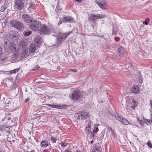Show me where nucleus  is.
<instances>
[{
  "label": "nucleus",
  "instance_id": "nucleus-1",
  "mask_svg": "<svg viewBox=\"0 0 152 152\" xmlns=\"http://www.w3.org/2000/svg\"><path fill=\"white\" fill-rule=\"evenodd\" d=\"M5 51L8 53L14 52L16 49V45L13 42L6 41L4 44Z\"/></svg>",
  "mask_w": 152,
  "mask_h": 152
},
{
  "label": "nucleus",
  "instance_id": "nucleus-2",
  "mask_svg": "<svg viewBox=\"0 0 152 152\" xmlns=\"http://www.w3.org/2000/svg\"><path fill=\"white\" fill-rule=\"evenodd\" d=\"M10 25L12 27L15 28L18 30H22L24 28V25L23 23L17 20L13 19L10 21Z\"/></svg>",
  "mask_w": 152,
  "mask_h": 152
},
{
  "label": "nucleus",
  "instance_id": "nucleus-3",
  "mask_svg": "<svg viewBox=\"0 0 152 152\" xmlns=\"http://www.w3.org/2000/svg\"><path fill=\"white\" fill-rule=\"evenodd\" d=\"M70 96L71 100L74 102H78L82 98L81 93L78 90H74Z\"/></svg>",
  "mask_w": 152,
  "mask_h": 152
},
{
  "label": "nucleus",
  "instance_id": "nucleus-4",
  "mask_svg": "<svg viewBox=\"0 0 152 152\" xmlns=\"http://www.w3.org/2000/svg\"><path fill=\"white\" fill-rule=\"evenodd\" d=\"M30 23L29 28L33 31H36L39 29L41 26V22L37 20H32Z\"/></svg>",
  "mask_w": 152,
  "mask_h": 152
},
{
  "label": "nucleus",
  "instance_id": "nucleus-5",
  "mask_svg": "<svg viewBox=\"0 0 152 152\" xmlns=\"http://www.w3.org/2000/svg\"><path fill=\"white\" fill-rule=\"evenodd\" d=\"M51 30L49 27L43 25L38 30L39 33L41 35L49 34H50Z\"/></svg>",
  "mask_w": 152,
  "mask_h": 152
},
{
  "label": "nucleus",
  "instance_id": "nucleus-6",
  "mask_svg": "<svg viewBox=\"0 0 152 152\" xmlns=\"http://www.w3.org/2000/svg\"><path fill=\"white\" fill-rule=\"evenodd\" d=\"M72 31H69L66 33H59L58 35L57 39L58 42L61 43L65 39L66 37L69 36L71 33Z\"/></svg>",
  "mask_w": 152,
  "mask_h": 152
},
{
  "label": "nucleus",
  "instance_id": "nucleus-7",
  "mask_svg": "<svg viewBox=\"0 0 152 152\" xmlns=\"http://www.w3.org/2000/svg\"><path fill=\"white\" fill-rule=\"evenodd\" d=\"M88 116V113L85 111L76 113L75 115V118L79 120H85Z\"/></svg>",
  "mask_w": 152,
  "mask_h": 152
},
{
  "label": "nucleus",
  "instance_id": "nucleus-8",
  "mask_svg": "<svg viewBox=\"0 0 152 152\" xmlns=\"http://www.w3.org/2000/svg\"><path fill=\"white\" fill-rule=\"evenodd\" d=\"M9 38L12 41L16 42L19 38L18 34V32L14 31H10L9 35Z\"/></svg>",
  "mask_w": 152,
  "mask_h": 152
},
{
  "label": "nucleus",
  "instance_id": "nucleus-9",
  "mask_svg": "<svg viewBox=\"0 0 152 152\" xmlns=\"http://www.w3.org/2000/svg\"><path fill=\"white\" fill-rule=\"evenodd\" d=\"M105 16L104 15L101 14H98L95 15V14H91L90 15V19L93 22H95V20L98 19H102L104 18Z\"/></svg>",
  "mask_w": 152,
  "mask_h": 152
},
{
  "label": "nucleus",
  "instance_id": "nucleus-10",
  "mask_svg": "<svg viewBox=\"0 0 152 152\" xmlns=\"http://www.w3.org/2000/svg\"><path fill=\"white\" fill-rule=\"evenodd\" d=\"M116 119L119 121L122 122L124 124L127 125L129 124V121L126 118H124L120 114H117L115 116Z\"/></svg>",
  "mask_w": 152,
  "mask_h": 152
},
{
  "label": "nucleus",
  "instance_id": "nucleus-11",
  "mask_svg": "<svg viewBox=\"0 0 152 152\" xmlns=\"http://www.w3.org/2000/svg\"><path fill=\"white\" fill-rule=\"evenodd\" d=\"M23 0H15V6L19 10L23 9L24 6V3L23 1Z\"/></svg>",
  "mask_w": 152,
  "mask_h": 152
},
{
  "label": "nucleus",
  "instance_id": "nucleus-12",
  "mask_svg": "<svg viewBox=\"0 0 152 152\" xmlns=\"http://www.w3.org/2000/svg\"><path fill=\"white\" fill-rule=\"evenodd\" d=\"M125 49L122 46L119 47L116 51V52L119 55V58H120L121 57L124 56L125 55Z\"/></svg>",
  "mask_w": 152,
  "mask_h": 152
},
{
  "label": "nucleus",
  "instance_id": "nucleus-13",
  "mask_svg": "<svg viewBox=\"0 0 152 152\" xmlns=\"http://www.w3.org/2000/svg\"><path fill=\"white\" fill-rule=\"evenodd\" d=\"M23 20L26 23H30L32 21L30 16L26 14H24L22 16Z\"/></svg>",
  "mask_w": 152,
  "mask_h": 152
},
{
  "label": "nucleus",
  "instance_id": "nucleus-14",
  "mask_svg": "<svg viewBox=\"0 0 152 152\" xmlns=\"http://www.w3.org/2000/svg\"><path fill=\"white\" fill-rule=\"evenodd\" d=\"M140 90L138 85H134L131 88V92L135 94H138L140 92Z\"/></svg>",
  "mask_w": 152,
  "mask_h": 152
},
{
  "label": "nucleus",
  "instance_id": "nucleus-15",
  "mask_svg": "<svg viewBox=\"0 0 152 152\" xmlns=\"http://www.w3.org/2000/svg\"><path fill=\"white\" fill-rule=\"evenodd\" d=\"M93 152H102L101 145L99 143H96L94 145Z\"/></svg>",
  "mask_w": 152,
  "mask_h": 152
},
{
  "label": "nucleus",
  "instance_id": "nucleus-16",
  "mask_svg": "<svg viewBox=\"0 0 152 152\" xmlns=\"http://www.w3.org/2000/svg\"><path fill=\"white\" fill-rule=\"evenodd\" d=\"M46 105L50 107L53 108H56L57 109H64L66 107V105H61L60 104H47Z\"/></svg>",
  "mask_w": 152,
  "mask_h": 152
},
{
  "label": "nucleus",
  "instance_id": "nucleus-17",
  "mask_svg": "<svg viewBox=\"0 0 152 152\" xmlns=\"http://www.w3.org/2000/svg\"><path fill=\"white\" fill-rule=\"evenodd\" d=\"M62 19L65 22H66L69 23L72 22L73 21V18L66 15H64L63 16Z\"/></svg>",
  "mask_w": 152,
  "mask_h": 152
},
{
  "label": "nucleus",
  "instance_id": "nucleus-18",
  "mask_svg": "<svg viewBox=\"0 0 152 152\" xmlns=\"http://www.w3.org/2000/svg\"><path fill=\"white\" fill-rule=\"evenodd\" d=\"M95 3L97 5L99 6L100 8L103 10L105 9V5L102 4V1L100 0H96Z\"/></svg>",
  "mask_w": 152,
  "mask_h": 152
},
{
  "label": "nucleus",
  "instance_id": "nucleus-19",
  "mask_svg": "<svg viewBox=\"0 0 152 152\" xmlns=\"http://www.w3.org/2000/svg\"><path fill=\"white\" fill-rule=\"evenodd\" d=\"M0 130L3 132H7L9 134L10 133L9 128L8 127H6L4 126H2L0 127Z\"/></svg>",
  "mask_w": 152,
  "mask_h": 152
},
{
  "label": "nucleus",
  "instance_id": "nucleus-20",
  "mask_svg": "<svg viewBox=\"0 0 152 152\" xmlns=\"http://www.w3.org/2000/svg\"><path fill=\"white\" fill-rule=\"evenodd\" d=\"M41 38L40 37L37 36L34 39V42L37 44V45L38 46L39 45L41 44Z\"/></svg>",
  "mask_w": 152,
  "mask_h": 152
},
{
  "label": "nucleus",
  "instance_id": "nucleus-21",
  "mask_svg": "<svg viewBox=\"0 0 152 152\" xmlns=\"http://www.w3.org/2000/svg\"><path fill=\"white\" fill-rule=\"evenodd\" d=\"M36 50V45L34 44H31L30 45L29 48V52L31 53H33Z\"/></svg>",
  "mask_w": 152,
  "mask_h": 152
},
{
  "label": "nucleus",
  "instance_id": "nucleus-22",
  "mask_svg": "<svg viewBox=\"0 0 152 152\" xmlns=\"http://www.w3.org/2000/svg\"><path fill=\"white\" fill-rule=\"evenodd\" d=\"M27 54L25 50L22 51V53H21L20 56L22 59H24L26 58L27 56Z\"/></svg>",
  "mask_w": 152,
  "mask_h": 152
},
{
  "label": "nucleus",
  "instance_id": "nucleus-23",
  "mask_svg": "<svg viewBox=\"0 0 152 152\" xmlns=\"http://www.w3.org/2000/svg\"><path fill=\"white\" fill-rule=\"evenodd\" d=\"M26 45L27 43L26 42L24 41H22L21 42L20 45L22 48H25Z\"/></svg>",
  "mask_w": 152,
  "mask_h": 152
},
{
  "label": "nucleus",
  "instance_id": "nucleus-24",
  "mask_svg": "<svg viewBox=\"0 0 152 152\" xmlns=\"http://www.w3.org/2000/svg\"><path fill=\"white\" fill-rule=\"evenodd\" d=\"M96 134H94V133L91 132V133L90 134V137H91V139L92 140H94L95 139H96L97 137L96 136Z\"/></svg>",
  "mask_w": 152,
  "mask_h": 152
},
{
  "label": "nucleus",
  "instance_id": "nucleus-25",
  "mask_svg": "<svg viewBox=\"0 0 152 152\" xmlns=\"http://www.w3.org/2000/svg\"><path fill=\"white\" fill-rule=\"evenodd\" d=\"M41 144L42 147H47L48 145V143L47 141H42Z\"/></svg>",
  "mask_w": 152,
  "mask_h": 152
},
{
  "label": "nucleus",
  "instance_id": "nucleus-26",
  "mask_svg": "<svg viewBox=\"0 0 152 152\" xmlns=\"http://www.w3.org/2000/svg\"><path fill=\"white\" fill-rule=\"evenodd\" d=\"M132 103H134V105H133L132 106V107L133 109H134V108L137 106V103L136 102H135V100H134V99H132Z\"/></svg>",
  "mask_w": 152,
  "mask_h": 152
},
{
  "label": "nucleus",
  "instance_id": "nucleus-27",
  "mask_svg": "<svg viewBox=\"0 0 152 152\" xmlns=\"http://www.w3.org/2000/svg\"><path fill=\"white\" fill-rule=\"evenodd\" d=\"M108 130L109 132H110L111 134L112 135H115V134L114 132V130L111 127H109L108 128Z\"/></svg>",
  "mask_w": 152,
  "mask_h": 152
},
{
  "label": "nucleus",
  "instance_id": "nucleus-28",
  "mask_svg": "<svg viewBox=\"0 0 152 152\" xmlns=\"http://www.w3.org/2000/svg\"><path fill=\"white\" fill-rule=\"evenodd\" d=\"M19 70L18 69H16L12 70H11L10 71V72L11 74H12L13 73H15L17 72Z\"/></svg>",
  "mask_w": 152,
  "mask_h": 152
},
{
  "label": "nucleus",
  "instance_id": "nucleus-29",
  "mask_svg": "<svg viewBox=\"0 0 152 152\" xmlns=\"http://www.w3.org/2000/svg\"><path fill=\"white\" fill-rule=\"evenodd\" d=\"M50 140L51 142L53 143L56 142V141L57 139L56 138L53 137V136H52L50 137Z\"/></svg>",
  "mask_w": 152,
  "mask_h": 152
},
{
  "label": "nucleus",
  "instance_id": "nucleus-30",
  "mask_svg": "<svg viewBox=\"0 0 152 152\" xmlns=\"http://www.w3.org/2000/svg\"><path fill=\"white\" fill-rule=\"evenodd\" d=\"M92 123L91 121H89L87 124L86 127L85 128V129H91L90 126H91V124Z\"/></svg>",
  "mask_w": 152,
  "mask_h": 152
},
{
  "label": "nucleus",
  "instance_id": "nucleus-31",
  "mask_svg": "<svg viewBox=\"0 0 152 152\" xmlns=\"http://www.w3.org/2000/svg\"><path fill=\"white\" fill-rule=\"evenodd\" d=\"M61 146L63 147H65L67 144V143L65 142H61L60 143Z\"/></svg>",
  "mask_w": 152,
  "mask_h": 152
},
{
  "label": "nucleus",
  "instance_id": "nucleus-32",
  "mask_svg": "<svg viewBox=\"0 0 152 152\" xmlns=\"http://www.w3.org/2000/svg\"><path fill=\"white\" fill-rule=\"evenodd\" d=\"M31 31H28L25 32L23 34L24 35L26 36H28L31 34Z\"/></svg>",
  "mask_w": 152,
  "mask_h": 152
},
{
  "label": "nucleus",
  "instance_id": "nucleus-33",
  "mask_svg": "<svg viewBox=\"0 0 152 152\" xmlns=\"http://www.w3.org/2000/svg\"><path fill=\"white\" fill-rule=\"evenodd\" d=\"M91 129H86V132L87 134H89L91 133L92 132L91 131Z\"/></svg>",
  "mask_w": 152,
  "mask_h": 152
},
{
  "label": "nucleus",
  "instance_id": "nucleus-34",
  "mask_svg": "<svg viewBox=\"0 0 152 152\" xmlns=\"http://www.w3.org/2000/svg\"><path fill=\"white\" fill-rule=\"evenodd\" d=\"M3 56L2 55V56L0 58V60L1 61H4V60L7 58V57L5 56H4L3 57Z\"/></svg>",
  "mask_w": 152,
  "mask_h": 152
},
{
  "label": "nucleus",
  "instance_id": "nucleus-35",
  "mask_svg": "<svg viewBox=\"0 0 152 152\" xmlns=\"http://www.w3.org/2000/svg\"><path fill=\"white\" fill-rule=\"evenodd\" d=\"M149 22V19L146 18L143 23L146 25H148Z\"/></svg>",
  "mask_w": 152,
  "mask_h": 152
},
{
  "label": "nucleus",
  "instance_id": "nucleus-36",
  "mask_svg": "<svg viewBox=\"0 0 152 152\" xmlns=\"http://www.w3.org/2000/svg\"><path fill=\"white\" fill-rule=\"evenodd\" d=\"M98 128L97 127H95L93 130V132L94 133H96L98 132Z\"/></svg>",
  "mask_w": 152,
  "mask_h": 152
},
{
  "label": "nucleus",
  "instance_id": "nucleus-37",
  "mask_svg": "<svg viewBox=\"0 0 152 152\" xmlns=\"http://www.w3.org/2000/svg\"><path fill=\"white\" fill-rule=\"evenodd\" d=\"M39 66L38 65H37L36 66V67H34L33 68V69H32V70L33 71H35V70H37L39 68Z\"/></svg>",
  "mask_w": 152,
  "mask_h": 152
},
{
  "label": "nucleus",
  "instance_id": "nucleus-38",
  "mask_svg": "<svg viewBox=\"0 0 152 152\" xmlns=\"http://www.w3.org/2000/svg\"><path fill=\"white\" fill-rule=\"evenodd\" d=\"M30 6L29 7L33 8L34 6V3L31 2L29 4Z\"/></svg>",
  "mask_w": 152,
  "mask_h": 152
},
{
  "label": "nucleus",
  "instance_id": "nucleus-39",
  "mask_svg": "<svg viewBox=\"0 0 152 152\" xmlns=\"http://www.w3.org/2000/svg\"><path fill=\"white\" fill-rule=\"evenodd\" d=\"M148 145L150 148H152V144L149 141L147 142Z\"/></svg>",
  "mask_w": 152,
  "mask_h": 152
},
{
  "label": "nucleus",
  "instance_id": "nucleus-40",
  "mask_svg": "<svg viewBox=\"0 0 152 152\" xmlns=\"http://www.w3.org/2000/svg\"><path fill=\"white\" fill-rule=\"evenodd\" d=\"M139 77V79L138 80H139V81L140 83H142V77L141 76H140Z\"/></svg>",
  "mask_w": 152,
  "mask_h": 152
},
{
  "label": "nucleus",
  "instance_id": "nucleus-41",
  "mask_svg": "<svg viewBox=\"0 0 152 152\" xmlns=\"http://www.w3.org/2000/svg\"><path fill=\"white\" fill-rule=\"evenodd\" d=\"M6 8L4 6H2L1 8V11L2 12H3L5 10Z\"/></svg>",
  "mask_w": 152,
  "mask_h": 152
},
{
  "label": "nucleus",
  "instance_id": "nucleus-42",
  "mask_svg": "<svg viewBox=\"0 0 152 152\" xmlns=\"http://www.w3.org/2000/svg\"><path fill=\"white\" fill-rule=\"evenodd\" d=\"M145 120H146V121L148 122V123L151 124L152 123V118L151 119H145Z\"/></svg>",
  "mask_w": 152,
  "mask_h": 152
},
{
  "label": "nucleus",
  "instance_id": "nucleus-43",
  "mask_svg": "<svg viewBox=\"0 0 152 152\" xmlns=\"http://www.w3.org/2000/svg\"><path fill=\"white\" fill-rule=\"evenodd\" d=\"M30 100V98H27L25 99L24 102L25 103H26V102H28Z\"/></svg>",
  "mask_w": 152,
  "mask_h": 152
},
{
  "label": "nucleus",
  "instance_id": "nucleus-44",
  "mask_svg": "<svg viewBox=\"0 0 152 152\" xmlns=\"http://www.w3.org/2000/svg\"><path fill=\"white\" fill-rule=\"evenodd\" d=\"M112 34H114V35H115L116 34V32L115 31V30L114 29L113 30Z\"/></svg>",
  "mask_w": 152,
  "mask_h": 152
},
{
  "label": "nucleus",
  "instance_id": "nucleus-45",
  "mask_svg": "<svg viewBox=\"0 0 152 152\" xmlns=\"http://www.w3.org/2000/svg\"><path fill=\"white\" fill-rule=\"evenodd\" d=\"M115 39L116 42H118L119 40V38L118 37H115Z\"/></svg>",
  "mask_w": 152,
  "mask_h": 152
},
{
  "label": "nucleus",
  "instance_id": "nucleus-46",
  "mask_svg": "<svg viewBox=\"0 0 152 152\" xmlns=\"http://www.w3.org/2000/svg\"><path fill=\"white\" fill-rule=\"evenodd\" d=\"M70 71H72V72H77V71L76 69H71Z\"/></svg>",
  "mask_w": 152,
  "mask_h": 152
},
{
  "label": "nucleus",
  "instance_id": "nucleus-47",
  "mask_svg": "<svg viewBox=\"0 0 152 152\" xmlns=\"http://www.w3.org/2000/svg\"><path fill=\"white\" fill-rule=\"evenodd\" d=\"M74 0L77 2H81L82 1V0Z\"/></svg>",
  "mask_w": 152,
  "mask_h": 152
},
{
  "label": "nucleus",
  "instance_id": "nucleus-48",
  "mask_svg": "<svg viewBox=\"0 0 152 152\" xmlns=\"http://www.w3.org/2000/svg\"><path fill=\"white\" fill-rule=\"evenodd\" d=\"M150 104H151V107L152 109V100H151L150 101Z\"/></svg>",
  "mask_w": 152,
  "mask_h": 152
},
{
  "label": "nucleus",
  "instance_id": "nucleus-49",
  "mask_svg": "<svg viewBox=\"0 0 152 152\" xmlns=\"http://www.w3.org/2000/svg\"><path fill=\"white\" fill-rule=\"evenodd\" d=\"M43 152H50L49 151H48V149H45L43 151Z\"/></svg>",
  "mask_w": 152,
  "mask_h": 152
},
{
  "label": "nucleus",
  "instance_id": "nucleus-50",
  "mask_svg": "<svg viewBox=\"0 0 152 152\" xmlns=\"http://www.w3.org/2000/svg\"><path fill=\"white\" fill-rule=\"evenodd\" d=\"M61 23H62V22H61V20H60L59 22V23H58V25L60 26L61 24Z\"/></svg>",
  "mask_w": 152,
  "mask_h": 152
},
{
  "label": "nucleus",
  "instance_id": "nucleus-51",
  "mask_svg": "<svg viewBox=\"0 0 152 152\" xmlns=\"http://www.w3.org/2000/svg\"><path fill=\"white\" fill-rule=\"evenodd\" d=\"M63 152H71V151H70L68 150H65Z\"/></svg>",
  "mask_w": 152,
  "mask_h": 152
},
{
  "label": "nucleus",
  "instance_id": "nucleus-52",
  "mask_svg": "<svg viewBox=\"0 0 152 152\" xmlns=\"http://www.w3.org/2000/svg\"><path fill=\"white\" fill-rule=\"evenodd\" d=\"M56 10H60V9H59V8L58 7V6H57Z\"/></svg>",
  "mask_w": 152,
  "mask_h": 152
},
{
  "label": "nucleus",
  "instance_id": "nucleus-53",
  "mask_svg": "<svg viewBox=\"0 0 152 152\" xmlns=\"http://www.w3.org/2000/svg\"><path fill=\"white\" fill-rule=\"evenodd\" d=\"M90 142L91 144L93 143V141L92 140Z\"/></svg>",
  "mask_w": 152,
  "mask_h": 152
},
{
  "label": "nucleus",
  "instance_id": "nucleus-54",
  "mask_svg": "<svg viewBox=\"0 0 152 152\" xmlns=\"http://www.w3.org/2000/svg\"><path fill=\"white\" fill-rule=\"evenodd\" d=\"M76 152H81L80 151H76Z\"/></svg>",
  "mask_w": 152,
  "mask_h": 152
},
{
  "label": "nucleus",
  "instance_id": "nucleus-55",
  "mask_svg": "<svg viewBox=\"0 0 152 152\" xmlns=\"http://www.w3.org/2000/svg\"><path fill=\"white\" fill-rule=\"evenodd\" d=\"M142 121H140V124H142Z\"/></svg>",
  "mask_w": 152,
  "mask_h": 152
},
{
  "label": "nucleus",
  "instance_id": "nucleus-56",
  "mask_svg": "<svg viewBox=\"0 0 152 152\" xmlns=\"http://www.w3.org/2000/svg\"><path fill=\"white\" fill-rule=\"evenodd\" d=\"M39 83H41V81H39Z\"/></svg>",
  "mask_w": 152,
  "mask_h": 152
},
{
  "label": "nucleus",
  "instance_id": "nucleus-57",
  "mask_svg": "<svg viewBox=\"0 0 152 152\" xmlns=\"http://www.w3.org/2000/svg\"><path fill=\"white\" fill-rule=\"evenodd\" d=\"M91 26H93V25H91Z\"/></svg>",
  "mask_w": 152,
  "mask_h": 152
}]
</instances>
